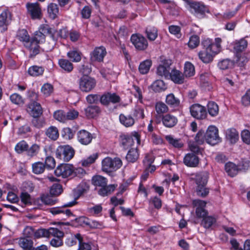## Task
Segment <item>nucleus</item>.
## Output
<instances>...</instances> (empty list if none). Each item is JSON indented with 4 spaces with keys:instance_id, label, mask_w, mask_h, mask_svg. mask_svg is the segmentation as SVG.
<instances>
[{
    "instance_id": "nucleus-1",
    "label": "nucleus",
    "mask_w": 250,
    "mask_h": 250,
    "mask_svg": "<svg viewBox=\"0 0 250 250\" xmlns=\"http://www.w3.org/2000/svg\"><path fill=\"white\" fill-rule=\"evenodd\" d=\"M45 35L41 31H36L34 36L30 40V47L29 48L30 56L31 57H34L40 52L39 44L42 43L45 41Z\"/></svg>"
},
{
    "instance_id": "nucleus-2",
    "label": "nucleus",
    "mask_w": 250,
    "mask_h": 250,
    "mask_svg": "<svg viewBox=\"0 0 250 250\" xmlns=\"http://www.w3.org/2000/svg\"><path fill=\"white\" fill-rule=\"evenodd\" d=\"M120 143L124 149H128L134 145V140H136L138 144L141 142L140 135L137 132H133L131 135L128 134H122L120 135Z\"/></svg>"
},
{
    "instance_id": "nucleus-3",
    "label": "nucleus",
    "mask_w": 250,
    "mask_h": 250,
    "mask_svg": "<svg viewBox=\"0 0 250 250\" xmlns=\"http://www.w3.org/2000/svg\"><path fill=\"white\" fill-rule=\"evenodd\" d=\"M122 166V161L119 158L112 159L110 157H106L102 161V170L103 171L109 173L117 170Z\"/></svg>"
},
{
    "instance_id": "nucleus-4",
    "label": "nucleus",
    "mask_w": 250,
    "mask_h": 250,
    "mask_svg": "<svg viewBox=\"0 0 250 250\" xmlns=\"http://www.w3.org/2000/svg\"><path fill=\"white\" fill-rule=\"evenodd\" d=\"M74 149L69 145L60 146L56 151V157L64 162L69 161L74 157Z\"/></svg>"
},
{
    "instance_id": "nucleus-5",
    "label": "nucleus",
    "mask_w": 250,
    "mask_h": 250,
    "mask_svg": "<svg viewBox=\"0 0 250 250\" xmlns=\"http://www.w3.org/2000/svg\"><path fill=\"white\" fill-rule=\"evenodd\" d=\"M130 41L137 50L144 51L148 47L147 40L140 34H132Z\"/></svg>"
},
{
    "instance_id": "nucleus-6",
    "label": "nucleus",
    "mask_w": 250,
    "mask_h": 250,
    "mask_svg": "<svg viewBox=\"0 0 250 250\" xmlns=\"http://www.w3.org/2000/svg\"><path fill=\"white\" fill-rule=\"evenodd\" d=\"M75 170L74 167L70 164H63L59 165L54 171L55 175L66 178L72 176L73 171Z\"/></svg>"
},
{
    "instance_id": "nucleus-7",
    "label": "nucleus",
    "mask_w": 250,
    "mask_h": 250,
    "mask_svg": "<svg viewBox=\"0 0 250 250\" xmlns=\"http://www.w3.org/2000/svg\"><path fill=\"white\" fill-rule=\"evenodd\" d=\"M206 142L212 146H214L221 141V139L218 135V130L216 127L210 125L208 128L206 132Z\"/></svg>"
},
{
    "instance_id": "nucleus-8",
    "label": "nucleus",
    "mask_w": 250,
    "mask_h": 250,
    "mask_svg": "<svg viewBox=\"0 0 250 250\" xmlns=\"http://www.w3.org/2000/svg\"><path fill=\"white\" fill-rule=\"evenodd\" d=\"M28 14L33 20H40L42 17L40 5L38 2H28L26 4Z\"/></svg>"
},
{
    "instance_id": "nucleus-9",
    "label": "nucleus",
    "mask_w": 250,
    "mask_h": 250,
    "mask_svg": "<svg viewBox=\"0 0 250 250\" xmlns=\"http://www.w3.org/2000/svg\"><path fill=\"white\" fill-rule=\"evenodd\" d=\"M189 109L192 117L197 120H203L207 117L206 107L200 104H195L191 105Z\"/></svg>"
},
{
    "instance_id": "nucleus-10",
    "label": "nucleus",
    "mask_w": 250,
    "mask_h": 250,
    "mask_svg": "<svg viewBox=\"0 0 250 250\" xmlns=\"http://www.w3.org/2000/svg\"><path fill=\"white\" fill-rule=\"evenodd\" d=\"M171 60H164L162 62V64H160L156 70V74L158 76L164 77L167 79L170 76L169 74L171 71L170 65L172 64Z\"/></svg>"
},
{
    "instance_id": "nucleus-11",
    "label": "nucleus",
    "mask_w": 250,
    "mask_h": 250,
    "mask_svg": "<svg viewBox=\"0 0 250 250\" xmlns=\"http://www.w3.org/2000/svg\"><path fill=\"white\" fill-rule=\"evenodd\" d=\"M191 179L194 181L196 186L207 185L209 178V173L203 171L191 174Z\"/></svg>"
},
{
    "instance_id": "nucleus-12",
    "label": "nucleus",
    "mask_w": 250,
    "mask_h": 250,
    "mask_svg": "<svg viewBox=\"0 0 250 250\" xmlns=\"http://www.w3.org/2000/svg\"><path fill=\"white\" fill-rule=\"evenodd\" d=\"M77 202L75 200H73L71 202H68L64 204L62 207H56L52 208L50 209V212L53 215H56L59 214H65L66 216H70L72 215L71 210L69 209H66L65 207H72L77 204Z\"/></svg>"
},
{
    "instance_id": "nucleus-13",
    "label": "nucleus",
    "mask_w": 250,
    "mask_h": 250,
    "mask_svg": "<svg viewBox=\"0 0 250 250\" xmlns=\"http://www.w3.org/2000/svg\"><path fill=\"white\" fill-rule=\"evenodd\" d=\"M26 110L32 117H40L43 113L42 108L38 102L29 103L27 104Z\"/></svg>"
},
{
    "instance_id": "nucleus-14",
    "label": "nucleus",
    "mask_w": 250,
    "mask_h": 250,
    "mask_svg": "<svg viewBox=\"0 0 250 250\" xmlns=\"http://www.w3.org/2000/svg\"><path fill=\"white\" fill-rule=\"evenodd\" d=\"M12 14L8 9H4L0 14V27H2L4 31L7 30V26L12 20Z\"/></svg>"
},
{
    "instance_id": "nucleus-15",
    "label": "nucleus",
    "mask_w": 250,
    "mask_h": 250,
    "mask_svg": "<svg viewBox=\"0 0 250 250\" xmlns=\"http://www.w3.org/2000/svg\"><path fill=\"white\" fill-rule=\"evenodd\" d=\"M206 204L205 201L199 199L193 201V206L196 207V214L197 217L204 219L207 216L208 212L204 208Z\"/></svg>"
},
{
    "instance_id": "nucleus-16",
    "label": "nucleus",
    "mask_w": 250,
    "mask_h": 250,
    "mask_svg": "<svg viewBox=\"0 0 250 250\" xmlns=\"http://www.w3.org/2000/svg\"><path fill=\"white\" fill-rule=\"evenodd\" d=\"M120 97L115 93H106L103 94L100 98L101 103L107 105L110 103L116 104L120 102Z\"/></svg>"
},
{
    "instance_id": "nucleus-17",
    "label": "nucleus",
    "mask_w": 250,
    "mask_h": 250,
    "mask_svg": "<svg viewBox=\"0 0 250 250\" xmlns=\"http://www.w3.org/2000/svg\"><path fill=\"white\" fill-rule=\"evenodd\" d=\"M183 163L188 167H195L199 163V158L196 155L188 153L184 156Z\"/></svg>"
},
{
    "instance_id": "nucleus-18",
    "label": "nucleus",
    "mask_w": 250,
    "mask_h": 250,
    "mask_svg": "<svg viewBox=\"0 0 250 250\" xmlns=\"http://www.w3.org/2000/svg\"><path fill=\"white\" fill-rule=\"evenodd\" d=\"M94 86V80L88 76H83L80 82L81 89L85 92L90 91Z\"/></svg>"
},
{
    "instance_id": "nucleus-19",
    "label": "nucleus",
    "mask_w": 250,
    "mask_h": 250,
    "mask_svg": "<svg viewBox=\"0 0 250 250\" xmlns=\"http://www.w3.org/2000/svg\"><path fill=\"white\" fill-rule=\"evenodd\" d=\"M155 110L156 114L155 118L159 123L161 121V118L164 116V114L166 113L168 111V107L167 104L162 102L156 103L155 104Z\"/></svg>"
},
{
    "instance_id": "nucleus-20",
    "label": "nucleus",
    "mask_w": 250,
    "mask_h": 250,
    "mask_svg": "<svg viewBox=\"0 0 250 250\" xmlns=\"http://www.w3.org/2000/svg\"><path fill=\"white\" fill-rule=\"evenodd\" d=\"M92 135L85 130H81L77 133V139L79 143L83 145H87L92 140Z\"/></svg>"
},
{
    "instance_id": "nucleus-21",
    "label": "nucleus",
    "mask_w": 250,
    "mask_h": 250,
    "mask_svg": "<svg viewBox=\"0 0 250 250\" xmlns=\"http://www.w3.org/2000/svg\"><path fill=\"white\" fill-rule=\"evenodd\" d=\"M170 76L167 78L168 80H171L175 83L182 84L184 82V74L179 70L176 69H171Z\"/></svg>"
},
{
    "instance_id": "nucleus-22",
    "label": "nucleus",
    "mask_w": 250,
    "mask_h": 250,
    "mask_svg": "<svg viewBox=\"0 0 250 250\" xmlns=\"http://www.w3.org/2000/svg\"><path fill=\"white\" fill-rule=\"evenodd\" d=\"M163 125L166 127L171 128L178 123L177 118L170 114H167L161 118Z\"/></svg>"
},
{
    "instance_id": "nucleus-23",
    "label": "nucleus",
    "mask_w": 250,
    "mask_h": 250,
    "mask_svg": "<svg viewBox=\"0 0 250 250\" xmlns=\"http://www.w3.org/2000/svg\"><path fill=\"white\" fill-rule=\"evenodd\" d=\"M17 37L20 41L23 42L24 46L29 50L31 39L27 31L25 29L19 30L18 32Z\"/></svg>"
},
{
    "instance_id": "nucleus-24",
    "label": "nucleus",
    "mask_w": 250,
    "mask_h": 250,
    "mask_svg": "<svg viewBox=\"0 0 250 250\" xmlns=\"http://www.w3.org/2000/svg\"><path fill=\"white\" fill-rule=\"evenodd\" d=\"M217 54L212 51L203 50L198 53L199 59L204 63H209L213 60V56Z\"/></svg>"
},
{
    "instance_id": "nucleus-25",
    "label": "nucleus",
    "mask_w": 250,
    "mask_h": 250,
    "mask_svg": "<svg viewBox=\"0 0 250 250\" xmlns=\"http://www.w3.org/2000/svg\"><path fill=\"white\" fill-rule=\"evenodd\" d=\"M19 245L23 250H32L33 248V241L30 238L21 237L18 241Z\"/></svg>"
},
{
    "instance_id": "nucleus-26",
    "label": "nucleus",
    "mask_w": 250,
    "mask_h": 250,
    "mask_svg": "<svg viewBox=\"0 0 250 250\" xmlns=\"http://www.w3.org/2000/svg\"><path fill=\"white\" fill-rule=\"evenodd\" d=\"M89 190V185L85 182H82L80 183L77 189L75 190V199H77L82 195L86 193ZM76 201V200H75Z\"/></svg>"
},
{
    "instance_id": "nucleus-27",
    "label": "nucleus",
    "mask_w": 250,
    "mask_h": 250,
    "mask_svg": "<svg viewBox=\"0 0 250 250\" xmlns=\"http://www.w3.org/2000/svg\"><path fill=\"white\" fill-rule=\"evenodd\" d=\"M165 139L170 145L175 148H181L184 146V143L181 139L174 138L171 135L166 136Z\"/></svg>"
},
{
    "instance_id": "nucleus-28",
    "label": "nucleus",
    "mask_w": 250,
    "mask_h": 250,
    "mask_svg": "<svg viewBox=\"0 0 250 250\" xmlns=\"http://www.w3.org/2000/svg\"><path fill=\"white\" fill-rule=\"evenodd\" d=\"M118 185L117 184L106 185L105 187L101 188L98 191V194L102 196H106L111 194L116 188Z\"/></svg>"
},
{
    "instance_id": "nucleus-29",
    "label": "nucleus",
    "mask_w": 250,
    "mask_h": 250,
    "mask_svg": "<svg viewBox=\"0 0 250 250\" xmlns=\"http://www.w3.org/2000/svg\"><path fill=\"white\" fill-rule=\"evenodd\" d=\"M119 120L120 123L127 127L132 126L135 123L134 119L130 115L121 114L119 115Z\"/></svg>"
},
{
    "instance_id": "nucleus-30",
    "label": "nucleus",
    "mask_w": 250,
    "mask_h": 250,
    "mask_svg": "<svg viewBox=\"0 0 250 250\" xmlns=\"http://www.w3.org/2000/svg\"><path fill=\"white\" fill-rule=\"evenodd\" d=\"M166 102L171 107L176 108L180 105V100L176 97L173 93H170L167 95Z\"/></svg>"
},
{
    "instance_id": "nucleus-31",
    "label": "nucleus",
    "mask_w": 250,
    "mask_h": 250,
    "mask_svg": "<svg viewBox=\"0 0 250 250\" xmlns=\"http://www.w3.org/2000/svg\"><path fill=\"white\" fill-rule=\"evenodd\" d=\"M107 52L105 48L101 46L95 48V61L101 62L103 61L104 57L106 56Z\"/></svg>"
},
{
    "instance_id": "nucleus-32",
    "label": "nucleus",
    "mask_w": 250,
    "mask_h": 250,
    "mask_svg": "<svg viewBox=\"0 0 250 250\" xmlns=\"http://www.w3.org/2000/svg\"><path fill=\"white\" fill-rule=\"evenodd\" d=\"M152 90L155 92H160L165 91L167 86L163 80H157L151 84Z\"/></svg>"
},
{
    "instance_id": "nucleus-33",
    "label": "nucleus",
    "mask_w": 250,
    "mask_h": 250,
    "mask_svg": "<svg viewBox=\"0 0 250 250\" xmlns=\"http://www.w3.org/2000/svg\"><path fill=\"white\" fill-rule=\"evenodd\" d=\"M145 33L150 41H153L158 36V30L155 27L148 26L146 29Z\"/></svg>"
},
{
    "instance_id": "nucleus-34",
    "label": "nucleus",
    "mask_w": 250,
    "mask_h": 250,
    "mask_svg": "<svg viewBox=\"0 0 250 250\" xmlns=\"http://www.w3.org/2000/svg\"><path fill=\"white\" fill-rule=\"evenodd\" d=\"M44 71V69L42 66L33 65L28 68V73L31 76L37 77L42 75Z\"/></svg>"
},
{
    "instance_id": "nucleus-35",
    "label": "nucleus",
    "mask_w": 250,
    "mask_h": 250,
    "mask_svg": "<svg viewBox=\"0 0 250 250\" xmlns=\"http://www.w3.org/2000/svg\"><path fill=\"white\" fill-rule=\"evenodd\" d=\"M40 31L42 32L43 35L48 34L54 42H56L57 37L54 33L55 29L50 27L48 25H42L40 28Z\"/></svg>"
},
{
    "instance_id": "nucleus-36",
    "label": "nucleus",
    "mask_w": 250,
    "mask_h": 250,
    "mask_svg": "<svg viewBox=\"0 0 250 250\" xmlns=\"http://www.w3.org/2000/svg\"><path fill=\"white\" fill-rule=\"evenodd\" d=\"M58 63L60 67L64 71L69 73L73 69V65L69 60L61 59L59 60Z\"/></svg>"
},
{
    "instance_id": "nucleus-37",
    "label": "nucleus",
    "mask_w": 250,
    "mask_h": 250,
    "mask_svg": "<svg viewBox=\"0 0 250 250\" xmlns=\"http://www.w3.org/2000/svg\"><path fill=\"white\" fill-rule=\"evenodd\" d=\"M47 12L50 18L55 19L57 17L59 12L57 4L54 3H50L47 7Z\"/></svg>"
},
{
    "instance_id": "nucleus-38",
    "label": "nucleus",
    "mask_w": 250,
    "mask_h": 250,
    "mask_svg": "<svg viewBox=\"0 0 250 250\" xmlns=\"http://www.w3.org/2000/svg\"><path fill=\"white\" fill-rule=\"evenodd\" d=\"M226 137L231 144H234L238 139V133L235 128H230L226 131Z\"/></svg>"
},
{
    "instance_id": "nucleus-39",
    "label": "nucleus",
    "mask_w": 250,
    "mask_h": 250,
    "mask_svg": "<svg viewBox=\"0 0 250 250\" xmlns=\"http://www.w3.org/2000/svg\"><path fill=\"white\" fill-rule=\"evenodd\" d=\"M152 65V62L150 60H146L140 63L139 66V71L142 74H147Z\"/></svg>"
},
{
    "instance_id": "nucleus-40",
    "label": "nucleus",
    "mask_w": 250,
    "mask_h": 250,
    "mask_svg": "<svg viewBox=\"0 0 250 250\" xmlns=\"http://www.w3.org/2000/svg\"><path fill=\"white\" fill-rule=\"evenodd\" d=\"M139 153L137 148H131L128 151L126 159L128 162L134 163L139 158Z\"/></svg>"
},
{
    "instance_id": "nucleus-41",
    "label": "nucleus",
    "mask_w": 250,
    "mask_h": 250,
    "mask_svg": "<svg viewBox=\"0 0 250 250\" xmlns=\"http://www.w3.org/2000/svg\"><path fill=\"white\" fill-rule=\"evenodd\" d=\"M248 46V42L244 39H242L235 42L234 44V50L237 52L243 51Z\"/></svg>"
},
{
    "instance_id": "nucleus-42",
    "label": "nucleus",
    "mask_w": 250,
    "mask_h": 250,
    "mask_svg": "<svg viewBox=\"0 0 250 250\" xmlns=\"http://www.w3.org/2000/svg\"><path fill=\"white\" fill-rule=\"evenodd\" d=\"M207 107L208 112L211 116L215 117L218 114L219 106L215 102L213 101L209 102Z\"/></svg>"
},
{
    "instance_id": "nucleus-43",
    "label": "nucleus",
    "mask_w": 250,
    "mask_h": 250,
    "mask_svg": "<svg viewBox=\"0 0 250 250\" xmlns=\"http://www.w3.org/2000/svg\"><path fill=\"white\" fill-rule=\"evenodd\" d=\"M195 74V68L194 65L189 62H186L184 66V76L186 77H190Z\"/></svg>"
},
{
    "instance_id": "nucleus-44",
    "label": "nucleus",
    "mask_w": 250,
    "mask_h": 250,
    "mask_svg": "<svg viewBox=\"0 0 250 250\" xmlns=\"http://www.w3.org/2000/svg\"><path fill=\"white\" fill-rule=\"evenodd\" d=\"M195 191L197 196L205 198L209 194V188L207 187V185L196 186Z\"/></svg>"
},
{
    "instance_id": "nucleus-45",
    "label": "nucleus",
    "mask_w": 250,
    "mask_h": 250,
    "mask_svg": "<svg viewBox=\"0 0 250 250\" xmlns=\"http://www.w3.org/2000/svg\"><path fill=\"white\" fill-rule=\"evenodd\" d=\"M32 171L36 174L42 173L46 168L44 164L41 162H37L32 164Z\"/></svg>"
},
{
    "instance_id": "nucleus-46",
    "label": "nucleus",
    "mask_w": 250,
    "mask_h": 250,
    "mask_svg": "<svg viewBox=\"0 0 250 250\" xmlns=\"http://www.w3.org/2000/svg\"><path fill=\"white\" fill-rule=\"evenodd\" d=\"M47 237H53V238L56 237H64V233L57 228H50L47 229Z\"/></svg>"
},
{
    "instance_id": "nucleus-47",
    "label": "nucleus",
    "mask_w": 250,
    "mask_h": 250,
    "mask_svg": "<svg viewBox=\"0 0 250 250\" xmlns=\"http://www.w3.org/2000/svg\"><path fill=\"white\" fill-rule=\"evenodd\" d=\"M82 238L83 237L81 234L76 233L74 235L67 238L65 241V243L68 246H72L76 245L77 240L78 241L79 244L80 241H82Z\"/></svg>"
},
{
    "instance_id": "nucleus-48",
    "label": "nucleus",
    "mask_w": 250,
    "mask_h": 250,
    "mask_svg": "<svg viewBox=\"0 0 250 250\" xmlns=\"http://www.w3.org/2000/svg\"><path fill=\"white\" fill-rule=\"evenodd\" d=\"M45 133L47 137L53 140H57L59 136L57 128L53 126L49 127Z\"/></svg>"
},
{
    "instance_id": "nucleus-49",
    "label": "nucleus",
    "mask_w": 250,
    "mask_h": 250,
    "mask_svg": "<svg viewBox=\"0 0 250 250\" xmlns=\"http://www.w3.org/2000/svg\"><path fill=\"white\" fill-rule=\"evenodd\" d=\"M79 72L83 75V76H88L92 71L91 65L88 62L80 65L78 68Z\"/></svg>"
},
{
    "instance_id": "nucleus-50",
    "label": "nucleus",
    "mask_w": 250,
    "mask_h": 250,
    "mask_svg": "<svg viewBox=\"0 0 250 250\" xmlns=\"http://www.w3.org/2000/svg\"><path fill=\"white\" fill-rule=\"evenodd\" d=\"M81 53L76 50H70L67 53V57L74 62H79L81 60Z\"/></svg>"
},
{
    "instance_id": "nucleus-51",
    "label": "nucleus",
    "mask_w": 250,
    "mask_h": 250,
    "mask_svg": "<svg viewBox=\"0 0 250 250\" xmlns=\"http://www.w3.org/2000/svg\"><path fill=\"white\" fill-rule=\"evenodd\" d=\"M40 146L37 144H33L27 149L26 154L30 157H33L37 155L40 150Z\"/></svg>"
},
{
    "instance_id": "nucleus-52",
    "label": "nucleus",
    "mask_w": 250,
    "mask_h": 250,
    "mask_svg": "<svg viewBox=\"0 0 250 250\" xmlns=\"http://www.w3.org/2000/svg\"><path fill=\"white\" fill-rule=\"evenodd\" d=\"M225 170L228 174L231 177L236 175L237 169L236 165L232 163H228L225 165Z\"/></svg>"
},
{
    "instance_id": "nucleus-53",
    "label": "nucleus",
    "mask_w": 250,
    "mask_h": 250,
    "mask_svg": "<svg viewBox=\"0 0 250 250\" xmlns=\"http://www.w3.org/2000/svg\"><path fill=\"white\" fill-rule=\"evenodd\" d=\"M28 148H29V146L27 142L24 140H22L17 143L15 147V149L17 153H21L23 151L27 152Z\"/></svg>"
},
{
    "instance_id": "nucleus-54",
    "label": "nucleus",
    "mask_w": 250,
    "mask_h": 250,
    "mask_svg": "<svg viewBox=\"0 0 250 250\" xmlns=\"http://www.w3.org/2000/svg\"><path fill=\"white\" fill-rule=\"evenodd\" d=\"M194 140L195 143L198 145H203L205 141L206 142V133L202 130H199L196 134Z\"/></svg>"
},
{
    "instance_id": "nucleus-55",
    "label": "nucleus",
    "mask_w": 250,
    "mask_h": 250,
    "mask_svg": "<svg viewBox=\"0 0 250 250\" xmlns=\"http://www.w3.org/2000/svg\"><path fill=\"white\" fill-rule=\"evenodd\" d=\"M232 62L229 59L222 60L218 63V66L222 70H226L230 68L232 66Z\"/></svg>"
},
{
    "instance_id": "nucleus-56",
    "label": "nucleus",
    "mask_w": 250,
    "mask_h": 250,
    "mask_svg": "<svg viewBox=\"0 0 250 250\" xmlns=\"http://www.w3.org/2000/svg\"><path fill=\"white\" fill-rule=\"evenodd\" d=\"M11 102L17 105H22L24 104V100L20 94L15 93L10 96Z\"/></svg>"
},
{
    "instance_id": "nucleus-57",
    "label": "nucleus",
    "mask_w": 250,
    "mask_h": 250,
    "mask_svg": "<svg viewBox=\"0 0 250 250\" xmlns=\"http://www.w3.org/2000/svg\"><path fill=\"white\" fill-rule=\"evenodd\" d=\"M107 179L105 177L99 175H95V186L103 188L107 185Z\"/></svg>"
},
{
    "instance_id": "nucleus-58",
    "label": "nucleus",
    "mask_w": 250,
    "mask_h": 250,
    "mask_svg": "<svg viewBox=\"0 0 250 250\" xmlns=\"http://www.w3.org/2000/svg\"><path fill=\"white\" fill-rule=\"evenodd\" d=\"M216 222V219L210 216H206L202 221V225L205 228H209Z\"/></svg>"
},
{
    "instance_id": "nucleus-59",
    "label": "nucleus",
    "mask_w": 250,
    "mask_h": 250,
    "mask_svg": "<svg viewBox=\"0 0 250 250\" xmlns=\"http://www.w3.org/2000/svg\"><path fill=\"white\" fill-rule=\"evenodd\" d=\"M41 91L45 97H48L53 92V86L50 83H44L42 87Z\"/></svg>"
},
{
    "instance_id": "nucleus-60",
    "label": "nucleus",
    "mask_w": 250,
    "mask_h": 250,
    "mask_svg": "<svg viewBox=\"0 0 250 250\" xmlns=\"http://www.w3.org/2000/svg\"><path fill=\"white\" fill-rule=\"evenodd\" d=\"M62 192V186L59 184H54L51 187L50 193L53 196H58Z\"/></svg>"
},
{
    "instance_id": "nucleus-61",
    "label": "nucleus",
    "mask_w": 250,
    "mask_h": 250,
    "mask_svg": "<svg viewBox=\"0 0 250 250\" xmlns=\"http://www.w3.org/2000/svg\"><path fill=\"white\" fill-rule=\"evenodd\" d=\"M33 119L31 121L32 125L38 128L42 127L45 125V121L43 118L40 117H32Z\"/></svg>"
},
{
    "instance_id": "nucleus-62",
    "label": "nucleus",
    "mask_w": 250,
    "mask_h": 250,
    "mask_svg": "<svg viewBox=\"0 0 250 250\" xmlns=\"http://www.w3.org/2000/svg\"><path fill=\"white\" fill-rule=\"evenodd\" d=\"M92 245L91 242H86L83 238L82 241H80L77 250H92Z\"/></svg>"
},
{
    "instance_id": "nucleus-63",
    "label": "nucleus",
    "mask_w": 250,
    "mask_h": 250,
    "mask_svg": "<svg viewBox=\"0 0 250 250\" xmlns=\"http://www.w3.org/2000/svg\"><path fill=\"white\" fill-rule=\"evenodd\" d=\"M134 117L137 119H143L145 118L144 109L140 106H136L133 113Z\"/></svg>"
},
{
    "instance_id": "nucleus-64",
    "label": "nucleus",
    "mask_w": 250,
    "mask_h": 250,
    "mask_svg": "<svg viewBox=\"0 0 250 250\" xmlns=\"http://www.w3.org/2000/svg\"><path fill=\"white\" fill-rule=\"evenodd\" d=\"M241 102L244 106L250 105V89L247 90L245 94L242 97Z\"/></svg>"
}]
</instances>
